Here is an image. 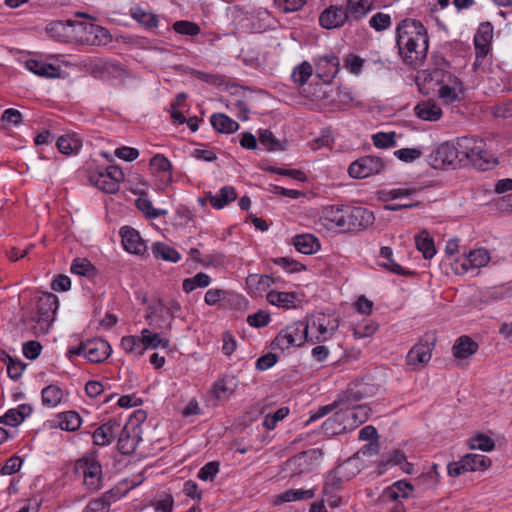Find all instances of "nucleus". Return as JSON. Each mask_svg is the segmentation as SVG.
<instances>
[{"label": "nucleus", "mask_w": 512, "mask_h": 512, "mask_svg": "<svg viewBox=\"0 0 512 512\" xmlns=\"http://www.w3.org/2000/svg\"><path fill=\"white\" fill-rule=\"evenodd\" d=\"M396 44L403 62L417 69L427 58L429 49L427 29L419 20L406 18L396 28Z\"/></svg>", "instance_id": "nucleus-1"}, {"label": "nucleus", "mask_w": 512, "mask_h": 512, "mask_svg": "<svg viewBox=\"0 0 512 512\" xmlns=\"http://www.w3.org/2000/svg\"><path fill=\"white\" fill-rule=\"evenodd\" d=\"M458 150L463 165L471 164L478 170L486 171L497 163L483 139L466 136L458 138Z\"/></svg>", "instance_id": "nucleus-2"}, {"label": "nucleus", "mask_w": 512, "mask_h": 512, "mask_svg": "<svg viewBox=\"0 0 512 512\" xmlns=\"http://www.w3.org/2000/svg\"><path fill=\"white\" fill-rule=\"evenodd\" d=\"M308 323L296 321L282 329L272 341L274 348L281 350L289 349L291 346H302L308 340Z\"/></svg>", "instance_id": "nucleus-3"}, {"label": "nucleus", "mask_w": 512, "mask_h": 512, "mask_svg": "<svg viewBox=\"0 0 512 512\" xmlns=\"http://www.w3.org/2000/svg\"><path fill=\"white\" fill-rule=\"evenodd\" d=\"M75 470L83 475V484L90 492L102 487V467L94 457H83L76 461Z\"/></svg>", "instance_id": "nucleus-4"}, {"label": "nucleus", "mask_w": 512, "mask_h": 512, "mask_svg": "<svg viewBox=\"0 0 512 512\" xmlns=\"http://www.w3.org/2000/svg\"><path fill=\"white\" fill-rule=\"evenodd\" d=\"M58 308V299L53 293H43L37 301L36 329L45 334L48 332Z\"/></svg>", "instance_id": "nucleus-5"}, {"label": "nucleus", "mask_w": 512, "mask_h": 512, "mask_svg": "<svg viewBox=\"0 0 512 512\" xmlns=\"http://www.w3.org/2000/svg\"><path fill=\"white\" fill-rule=\"evenodd\" d=\"M430 159L434 168L451 166L455 169L458 166H463L460 150H458V141L456 144H450L449 142L440 144L431 154Z\"/></svg>", "instance_id": "nucleus-6"}, {"label": "nucleus", "mask_w": 512, "mask_h": 512, "mask_svg": "<svg viewBox=\"0 0 512 512\" xmlns=\"http://www.w3.org/2000/svg\"><path fill=\"white\" fill-rule=\"evenodd\" d=\"M384 169V162L377 156H364L352 162L348 173L352 178L363 179L379 174Z\"/></svg>", "instance_id": "nucleus-7"}, {"label": "nucleus", "mask_w": 512, "mask_h": 512, "mask_svg": "<svg viewBox=\"0 0 512 512\" xmlns=\"http://www.w3.org/2000/svg\"><path fill=\"white\" fill-rule=\"evenodd\" d=\"M352 20L351 13L342 5H330L319 16L320 25L328 30L340 28Z\"/></svg>", "instance_id": "nucleus-8"}, {"label": "nucleus", "mask_w": 512, "mask_h": 512, "mask_svg": "<svg viewBox=\"0 0 512 512\" xmlns=\"http://www.w3.org/2000/svg\"><path fill=\"white\" fill-rule=\"evenodd\" d=\"M374 220L373 213L368 209L347 206L345 232L365 229L372 225Z\"/></svg>", "instance_id": "nucleus-9"}, {"label": "nucleus", "mask_w": 512, "mask_h": 512, "mask_svg": "<svg viewBox=\"0 0 512 512\" xmlns=\"http://www.w3.org/2000/svg\"><path fill=\"white\" fill-rule=\"evenodd\" d=\"M435 339L423 340L416 343L408 352L406 361L408 365L419 367L426 365L432 356Z\"/></svg>", "instance_id": "nucleus-10"}, {"label": "nucleus", "mask_w": 512, "mask_h": 512, "mask_svg": "<svg viewBox=\"0 0 512 512\" xmlns=\"http://www.w3.org/2000/svg\"><path fill=\"white\" fill-rule=\"evenodd\" d=\"M347 206L329 205L322 209L320 220L327 229L345 232Z\"/></svg>", "instance_id": "nucleus-11"}, {"label": "nucleus", "mask_w": 512, "mask_h": 512, "mask_svg": "<svg viewBox=\"0 0 512 512\" xmlns=\"http://www.w3.org/2000/svg\"><path fill=\"white\" fill-rule=\"evenodd\" d=\"M452 80V75L440 68H434L423 72V81L418 83L419 89L424 94H430L436 87Z\"/></svg>", "instance_id": "nucleus-12"}, {"label": "nucleus", "mask_w": 512, "mask_h": 512, "mask_svg": "<svg viewBox=\"0 0 512 512\" xmlns=\"http://www.w3.org/2000/svg\"><path fill=\"white\" fill-rule=\"evenodd\" d=\"M349 415L345 411L336 410L332 417L322 424V430L326 435H339L352 431Z\"/></svg>", "instance_id": "nucleus-13"}, {"label": "nucleus", "mask_w": 512, "mask_h": 512, "mask_svg": "<svg viewBox=\"0 0 512 512\" xmlns=\"http://www.w3.org/2000/svg\"><path fill=\"white\" fill-rule=\"evenodd\" d=\"M321 451L318 449H310L308 451L301 452L286 462V468L293 472V475H300L309 471V466L313 459H317L321 456Z\"/></svg>", "instance_id": "nucleus-14"}, {"label": "nucleus", "mask_w": 512, "mask_h": 512, "mask_svg": "<svg viewBox=\"0 0 512 512\" xmlns=\"http://www.w3.org/2000/svg\"><path fill=\"white\" fill-rule=\"evenodd\" d=\"M83 28V23L78 21H54L50 23L46 31L54 39L60 42H67L71 38V32Z\"/></svg>", "instance_id": "nucleus-15"}, {"label": "nucleus", "mask_w": 512, "mask_h": 512, "mask_svg": "<svg viewBox=\"0 0 512 512\" xmlns=\"http://www.w3.org/2000/svg\"><path fill=\"white\" fill-rule=\"evenodd\" d=\"M120 235L122 237L123 247L129 253L143 255L146 252L147 246L139 232L134 228L124 226L120 230Z\"/></svg>", "instance_id": "nucleus-16"}, {"label": "nucleus", "mask_w": 512, "mask_h": 512, "mask_svg": "<svg viewBox=\"0 0 512 512\" xmlns=\"http://www.w3.org/2000/svg\"><path fill=\"white\" fill-rule=\"evenodd\" d=\"M112 349L110 344L101 338H95L86 341V354L87 359L92 363H101L105 361L111 354Z\"/></svg>", "instance_id": "nucleus-17"}, {"label": "nucleus", "mask_w": 512, "mask_h": 512, "mask_svg": "<svg viewBox=\"0 0 512 512\" xmlns=\"http://www.w3.org/2000/svg\"><path fill=\"white\" fill-rule=\"evenodd\" d=\"M364 394L358 390L352 388L347 389L340 393L336 400H334V407L336 410L345 411L349 413L355 408L359 402L363 399Z\"/></svg>", "instance_id": "nucleus-18"}, {"label": "nucleus", "mask_w": 512, "mask_h": 512, "mask_svg": "<svg viewBox=\"0 0 512 512\" xmlns=\"http://www.w3.org/2000/svg\"><path fill=\"white\" fill-rule=\"evenodd\" d=\"M440 98L447 104H451L461 100L460 94L463 93L462 83L456 78L444 83L438 88Z\"/></svg>", "instance_id": "nucleus-19"}, {"label": "nucleus", "mask_w": 512, "mask_h": 512, "mask_svg": "<svg viewBox=\"0 0 512 512\" xmlns=\"http://www.w3.org/2000/svg\"><path fill=\"white\" fill-rule=\"evenodd\" d=\"M478 343L469 336H460L452 347L453 356L457 359H466L478 350Z\"/></svg>", "instance_id": "nucleus-20"}, {"label": "nucleus", "mask_w": 512, "mask_h": 512, "mask_svg": "<svg viewBox=\"0 0 512 512\" xmlns=\"http://www.w3.org/2000/svg\"><path fill=\"white\" fill-rule=\"evenodd\" d=\"M416 116L424 121H438L442 116V109L431 100L422 101L414 107Z\"/></svg>", "instance_id": "nucleus-21"}, {"label": "nucleus", "mask_w": 512, "mask_h": 512, "mask_svg": "<svg viewBox=\"0 0 512 512\" xmlns=\"http://www.w3.org/2000/svg\"><path fill=\"white\" fill-rule=\"evenodd\" d=\"M119 425L115 421H108L99 426L92 434L93 443L98 446L109 445L115 438V428Z\"/></svg>", "instance_id": "nucleus-22"}, {"label": "nucleus", "mask_w": 512, "mask_h": 512, "mask_svg": "<svg viewBox=\"0 0 512 512\" xmlns=\"http://www.w3.org/2000/svg\"><path fill=\"white\" fill-rule=\"evenodd\" d=\"M246 284L254 296H261L274 284V279L268 275L250 274L246 278Z\"/></svg>", "instance_id": "nucleus-23"}, {"label": "nucleus", "mask_w": 512, "mask_h": 512, "mask_svg": "<svg viewBox=\"0 0 512 512\" xmlns=\"http://www.w3.org/2000/svg\"><path fill=\"white\" fill-rule=\"evenodd\" d=\"M25 65L29 71L41 77L56 78L60 74L59 67L44 61L29 59Z\"/></svg>", "instance_id": "nucleus-24"}, {"label": "nucleus", "mask_w": 512, "mask_h": 512, "mask_svg": "<svg viewBox=\"0 0 512 512\" xmlns=\"http://www.w3.org/2000/svg\"><path fill=\"white\" fill-rule=\"evenodd\" d=\"M490 255L486 249H476L470 251L464 261L461 263L462 271L467 272L470 268H480L488 264Z\"/></svg>", "instance_id": "nucleus-25"}, {"label": "nucleus", "mask_w": 512, "mask_h": 512, "mask_svg": "<svg viewBox=\"0 0 512 512\" xmlns=\"http://www.w3.org/2000/svg\"><path fill=\"white\" fill-rule=\"evenodd\" d=\"M236 386L234 377L225 376L214 383L212 393L217 399L226 400L234 393Z\"/></svg>", "instance_id": "nucleus-26"}, {"label": "nucleus", "mask_w": 512, "mask_h": 512, "mask_svg": "<svg viewBox=\"0 0 512 512\" xmlns=\"http://www.w3.org/2000/svg\"><path fill=\"white\" fill-rule=\"evenodd\" d=\"M213 128L219 133H234L239 129V124L223 113H215L210 117Z\"/></svg>", "instance_id": "nucleus-27"}, {"label": "nucleus", "mask_w": 512, "mask_h": 512, "mask_svg": "<svg viewBox=\"0 0 512 512\" xmlns=\"http://www.w3.org/2000/svg\"><path fill=\"white\" fill-rule=\"evenodd\" d=\"M293 245L300 253L306 255L316 253L320 248L318 239L312 234H302L295 236L293 238Z\"/></svg>", "instance_id": "nucleus-28"}, {"label": "nucleus", "mask_w": 512, "mask_h": 512, "mask_svg": "<svg viewBox=\"0 0 512 512\" xmlns=\"http://www.w3.org/2000/svg\"><path fill=\"white\" fill-rule=\"evenodd\" d=\"M210 204L216 209H222L229 203L233 202L236 197V190L232 186H224L220 189L218 195L207 194Z\"/></svg>", "instance_id": "nucleus-29"}, {"label": "nucleus", "mask_w": 512, "mask_h": 512, "mask_svg": "<svg viewBox=\"0 0 512 512\" xmlns=\"http://www.w3.org/2000/svg\"><path fill=\"white\" fill-rule=\"evenodd\" d=\"M297 295L295 292H279L271 290L267 293V301L271 305L282 308H294Z\"/></svg>", "instance_id": "nucleus-30"}, {"label": "nucleus", "mask_w": 512, "mask_h": 512, "mask_svg": "<svg viewBox=\"0 0 512 512\" xmlns=\"http://www.w3.org/2000/svg\"><path fill=\"white\" fill-rule=\"evenodd\" d=\"M380 256L385 258L387 261L380 264V266L394 274L401 275V276H413L415 272L405 270L402 268L399 264H397L392 256L393 252L392 249L388 246H384L380 249Z\"/></svg>", "instance_id": "nucleus-31"}, {"label": "nucleus", "mask_w": 512, "mask_h": 512, "mask_svg": "<svg viewBox=\"0 0 512 512\" xmlns=\"http://www.w3.org/2000/svg\"><path fill=\"white\" fill-rule=\"evenodd\" d=\"M137 442V436L131 433L128 426H125L117 442L118 451L123 455H130L135 451Z\"/></svg>", "instance_id": "nucleus-32"}, {"label": "nucleus", "mask_w": 512, "mask_h": 512, "mask_svg": "<svg viewBox=\"0 0 512 512\" xmlns=\"http://www.w3.org/2000/svg\"><path fill=\"white\" fill-rule=\"evenodd\" d=\"M493 36V26L490 22L481 23L474 37L476 49H480L481 53H487V46Z\"/></svg>", "instance_id": "nucleus-33"}, {"label": "nucleus", "mask_w": 512, "mask_h": 512, "mask_svg": "<svg viewBox=\"0 0 512 512\" xmlns=\"http://www.w3.org/2000/svg\"><path fill=\"white\" fill-rule=\"evenodd\" d=\"M351 13V17L355 21H359L365 17L372 9L371 0H345L344 5Z\"/></svg>", "instance_id": "nucleus-34"}, {"label": "nucleus", "mask_w": 512, "mask_h": 512, "mask_svg": "<svg viewBox=\"0 0 512 512\" xmlns=\"http://www.w3.org/2000/svg\"><path fill=\"white\" fill-rule=\"evenodd\" d=\"M415 244L425 259H431L436 253L433 238L426 230L415 236Z\"/></svg>", "instance_id": "nucleus-35"}, {"label": "nucleus", "mask_w": 512, "mask_h": 512, "mask_svg": "<svg viewBox=\"0 0 512 512\" xmlns=\"http://www.w3.org/2000/svg\"><path fill=\"white\" fill-rule=\"evenodd\" d=\"M150 167L153 171L162 173V178L166 182H170L172 180V164L164 155H154L150 159Z\"/></svg>", "instance_id": "nucleus-36"}, {"label": "nucleus", "mask_w": 512, "mask_h": 512, "mask_svg": "<svg viewBox=\"0 0 512 512\" xmlns=\"http://www.w3.org/2000/svg\"><path fill=\"white\" fill-rule=\"evenodd\" d=\"M132 18L142 24L146 29L152 30L158 27V17L152 12L146 11L140 7L131 9Z\"/></svg>", "instance_id": "nucleus-37"}, {"label": "nucleus", "mask_w": 512, "mask_h": 512, "mask_svg": "<svg viewBox=\"0 0 512 512\" xmlns=\"http://www.w3.org/2000/svg\"><path fill=\"white\" fill-rule=\"evenodd\" d=\"M152 252L156 258H160L164 261L178 262L180 260V254L169 245L163 242H156L152 245Z\"/></svg>", "instance_id": "nucleus-38"}, {"label": "nucleus", "mask_w": 512, "mask_h": 512, "mask_svg": "<svg viewBox=\"0 0 512 512\" xmlns=\"http://www.w3.org/2000/svg\"><path fill=\"white\" fill-rule=\"evenodd\" d=\"M468 471H483L491 465L490 458L479 454H467L462 457Z\"/></svg>", "instance_id": "nucleus-39"}, {"label": "nucleus", "mask_w": 512, "mask_h": 512, "mask_svg": "<svg viewBox=\"0 0 512 512\" xmlns=\"http://www.w3.org/2000/svg\"><path fill=\"white\" fill-rule=\"evenodd\" d=\"M90 181L101 191L109 194H113L118 191L119 185H116V181H111V178L103 174L101 171L90 175Z\"/></svg>", "instance_id": "nucleus-40"}, {"label": "nucleus", "mask_w": 512, "mask_h": 512, "mask_svg": "<svg viewBox=\"0 0 512 512\" xmlns=\"http://www.w3.org/2000/svg\"><path fill=\"white\" fill-rule=\"evenodd\" d=\"M413 491V486L411 483L400 480L392 484L387 490L385 494L392 500H397L398 498H408L410 493Z\"/></svg>", "instance_id": "nucleus-41"}, {"label": "nucleus", "mask_w": 512, "mask_h": 512, "mask_svg": "<svg viewBox=\"0 0 512 512\" xmlns=\"http://www.w3.org/2000/svg\"><path fill=\"white\" fill-rule=\"evenodd\" d=\"M314 490H303V489H289L276 498V503L292 502L303 499H311L314 497Z\"/></svg>", "instance_id": "nucleus-42"}, {"label": "nucleus", "mask_w": 512, "mask_h": 512, "mask_svg": "<svg viewBox=\"0 0 512 512\" xmlns=\"http://www.w3.org/2000/svg\"><path fill=\"white\" fill-rule=\"evenodd\" d=\"M59 426L62 430L76 431L81 425V417L75 411H66L59 414Z\"/></svg>", "instance_id": "nucleus-43"}, {"label": "nucleus", "mask_w": 512, "mask_h": 512, "mask_svg": "<svg viewBox=\"0 0 512 512\" xmlns=\"http://www.w3.org/2000/svg\"><path fill=\"white\" fill-rule=\"evenodd\" d=\"M371 414V408L367 405L358 404L349 413V420L351 422L352 429H356L359 425L365 423Z\"/></svg>", "instance_id": "nucleus-44"}, {"label": "nucleus", "mask_w": 512, "mask_h": 512, "mask_svg": "<svg viewBox=\"0 0 512 512\" xmlns=\"http://www.w3.org/2000/svg\"><path fill=\"white\" fill-rule=\"evenodd\" d=\"M141 342L143 343V352L147 348L155 349L159 346L167 348L169 341L160 337L158 333L152 334L149 329H143L141 332Z\"/></svg>", "instance_id": "nucleus-45"}, {"label": "nucleus", "mask_w": 512, "mask_h": 512, "mask_svg": "<svg viewBox=\"0 0 512 512\" xmlns=\"http://www.w3.org/2000/svg\"><path fill=\"white\" fill-rule=\"evenodd\" d=\"M259 142L269 151L285 150V143L278 140L270 130H260Z\"/></svg>", "instance_id": "nucleus-46"}, {"label": "nucleus", "mask_w": 512, "mask_h": 512, "mask_svg": "<svg viewBox=\"0 0 512 512\" xmlns=\"http://www.w3.org/2000/svg\"><path fill=\"white\" fill-rule=\"evenodd\" d=\"M136 207L147 217L150 219H155L161 215H166L167 211L162 209H156L153 207V204L150 199L144 196H140L136 200Z\"/></svg>", "instance_id": "nucleus-47"}, {"label": "nucleus", "mask_w": 512, "mask_h": 512, "mask_svg": "<svg viewBox=\"0 0 512 512\" xmlns=\"http://www.w3.org/2000/svg\"><path fill=\"white\" fill-rule=\"evenodd\" d=\"M312 73V65L307 61H303L301 64L294 68L291 77L296 84L303 86L312 76Z\"/></svg>", "instance_id": "nucleus-48"}, {"label": "nucleus", "mask_w": 512, "mask_h": 512, "mask_svg": "<svg viewBox=\"0 0 512 512\" xmlns=\"http://www.w3.org/2000/svg\"><path fill=\"white\" fill-rule=\"evenodd\" d=\"M57 147L63 154L69 155L77 153L82 147V143L79 139L71 136H61L57 140Z\"/></svg>", "instance_id": "nucleus-49"}, {"label": "nucleus", "mask_w": 512, "mask_h": 512, "mask_svg": "<svg viewBox=\"0 0 512 512\" xmlns=\"http://www.w3.org/2000/svg\"><path fill=\"white\" fill-rule=\"evenodd\" d=\"M62 390L56 385H49L42 390L43 404L50 407H55L62 400Z\"/></svg>", "instance_id": "nucleus-50"}, {"label": "nucleus", "mask_w": 512, "mask_h": 512, "mask_svg": "<svg viewBox=\"0 0 512 512\" xmlns=\"http://www.w3.org/2000/svg\"><path fill=\"white\" fill-rule=\"evenodd\" d=\"M211 282V278L205 273H197L194 277L187 278L183 281L182 287L186 293L192 292L197 287H207Z\"/></svg>", "instance_id": "nucleus-51"}, {"label": "nucleus", "mask_w": 512, "mask_h": 512, "mask_svg": "<svg viewBox=\"0 0 512 512\" xmlns=\"http://www.w3.org/2000/svg\"><path fill=\"white\" fill-rule=\"evenodd\" d=\"M71 272L80 276L91 277L96 274V268L86 258H77L71 265Z\"/></svg>", "instance_id": "nucleus-52"}, {"label": "nucleus", "mask_w": 512, "mask_h": 512, "mask_svg": "<svg viewBox=\"0 0 512 512\" xmlns=\"http://www.w3.org/2000/svg\"><path fill=\"white\" fill-rule=\"evenodd\" d=\"M121 347L127 353H134L137 355H143V343L141 342V338L137 336H124L121 339Z\"/></svg>", "instance_id": "nucleus-53"}, {"label": "nucleus", "mask_w": 512, "mask_h": 512, "mask_svg": "<svg viewBox=\"0 0 512 512\" xmlns=\"http://www.w3.org/2000/svg\"><path fill=\"white\" fill-rule=\"evenodd\" d=\"M173 30L178 34L188 36H196L201 31L198 24L187 20L176 21L173 24Z\"/></svg>", "instance_id": "nucleus-54"}, {"label": "nucleus", "mask_w": 512, "mask_h": 512, "mask_svg": "<svg viewBox=\"0 0 512 512\" xmlns=\"http://www.w3.org/2000/svg\"><path fill=\"white\" fill-rule=\"evenodd\" d=\"M471 449H479L485 452L491 451L495 447V442L489 436L477 434L470 439Z\"/></svg>", "instance_id": "nucleus-55"}, {"label": "nucleus", "mask_w": 512, "mask_h": 512, "mask_svg": "<svg viewBox=\"0 0 512 512\" xmlns=\"http://www.w3.org/2000/svg\"><path fill=\"white\" fill-rule=\"evenodd\" d=\"M395 137H396L395 132H391V133L378 132L377 134L373 135V144L377 148L394 147V146H396Z\"/></svg>", "instance_id": "nucleus-56"}, {"label": "nucleus", "mask_w": 512, "mask_h": 512, "mask_svg": "<svg viewBox=\"0 0 512 512\" xmlns=\"http://www.w3.org/2000/svg\"><path fill=\"white\" fill-rule=\"evenodd\" d=\"M369 25L376 31H383L391 26V17L388 14L378 12L369 20Z\"/></svg>", "instance_id": "nucleus-57"}, {"label": "nucleus", "mask_w": 512, "mask_h": 512, "mask_svg": "<svg viewBox=\"0 0 512 512\" xmlns=\"http://www.w3.org/2000/svg\"><path fill=\"white\" fill-rule=\"evenodd\" d=\"M271 320L270 314L267 311L259 310L258 312L248 315L247 323L255 328L265 327Z\"/></svg>", "instance_id": "nucleus-58"}, {"label": "nucleus", "mask_w": 512, "mask_h": 512, "mask_svg": "<svg viewBox=\"0 0 512 512\" xmlns=\"http://www.w3.org/2000/svg\"><path fill=\"white\" fill-rule=\"evenodd\" d=\"M342 486V478L339 477L335 472H330L326 477L322 493L329 496L335 490H339Z\"/></svg>", "instance_id": "nucleus-59"}, {"label": "nucleus", "mask_w": 512, "mask_h": 512, "mask_svg": "<svg viewBox=\"0 0 512 512\" xmlns=\"http://www.w3.org/2000/svg\"><path fill=\"white\" fill-rule=\"evenodd\" d=\"M419 191L417 188H398L392 189L382 193V200L389 201L393 199L408 197L416 194Z\"/></svg>", "instance_id": "nucleus-60"}, {"label": "nucleus", "mask_w": 512, "mask_h": 512, "mask_svg": "<svg viewBox=\"0 0 512 512\" xmlns=\"http://www.w3.org/2000/svg\"><path fill=\"white\" fill-rule=\"evenodd\" d=\"M274 262L283 267L289 273L300 272L306 269V266L288 257H281L274 260Z\"/></svg>", "instance_id": "nucleus-61"}, {"label": "nucleus", "mask_w": 512, "mask_h": 512, "mask_svg": "<svg viewBox=\"0 0 512 512\" xmlns=\"http://www.w3.org/2000/svg\"><path fill=\"white\" fill-rule=\"evenodd\" d=\"M289 413V409L287 407L279 408L275 413L268 414L263 422L264 427L271 430L274 429L277 422L284 419Z\"/></svg>", "instance_id": "nucleus-62"}, {"label": "nucleus", "mask_w": 512, "mask_h": 512, "mask_svg": "<svg viewBox=\"0 0 512 512\" xmlns=\"http://www.w3.org/2000/svg\"><path fill=\"white\" fill-rule=\"evenodd\" d=\"M25 368L26 364L23 363L22 361L16 360L14 358H9V362L7 363V373L11 379H19Z\"/></svg>", "instance_id": "nucleus-63"}, {"label": "nucleus", "mask_w": 512, "mask_h": 512, "mask_svg": "<svg viewBox=\"0 0 512 512\" xmlns=\"http://www.w3.org/2000/svg\"><path fill=\"white\" fill-rule=\"evenodd\" d=\"M156 512H171L174 507V499L172 495L165 494L152 504Z\"/></svg>", "instance_id": "nucleus-64"}]
</instances>
